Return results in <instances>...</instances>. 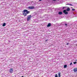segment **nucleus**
Here are the masks:
<instances>
[{"mask_svg":"<svg viewBox=\"0 0 77 77\" xmlns=\"http://www.w3.org/2000/svg\"><path fill=\"white\" fill-rule=\"evenodd\" d=\"M32 18V16L31 15H29L27 17V21H29V20H30V19Z\"/></svg>","mask_w":77,"mask_h":77,"instance_id":"nucleus-1","label":"nucleus"},{"mask_svg":"<svg viewBox=\"0 0 77 77\" xmlns=\"http://www.w3.org/2000/svg\"><path fill=\"white\" fill-rule=\"evenodd\" d=\"M23 12H26V14H29V13H30V11H28L27 10H24L23 11Z\"/></svg>","mask_w":77,"mask_h":77,"instance_id":"nucleus-2","label":"nucleus"},{"mask_svg":"<svg viewBox=\"0 0 77 77\" xmlns=\"http://www.w3.org/2000/svg\"><path fill=\"white\" fill-rule=\"evenodd\" d=\"M28 8L29 9H33L35 8V7L34 6H29Z\"/></svg>","mask_w":77,"mask_h":77,"instance_id":"nucleus-3","label":"nucleus"},{"mask_svg":"<svg viewBox=\"0 0 77 77\" xmlns=\"http://www.w3.org/2000/svg\"><path fill=\"white\" fill-rule=\"evenodd\" d=\"M66 10H64L63 11V13H64L65 15H67V14H68V12H66Z\"/></svg>","mask_w":77,"mask_h":77,"instance_id":"nucleus-4","label":"nucleus"},{"mask_svg":"<svg viewBox=\"0 0 77 77\" xmlns=\"http://www.w3.org/2000/svg\"><path fill=\"white\" fill-rule=\"evenodd\" d=\"M9 71L10 73H12L13 71H14V70H13V68H11L10 69Z\"/></svg>","mask_w":77,"mask_h":77,"instance_id":"nucleus-5","label":"nucleus"},{"mask_svg":"<svg viewBox=\"0 0 77 77\" xmlns=\"http://www.w3.org/2000/svg\"><path fill=\"white\" fill-rule=\"evenodd\" d=\"M74 72H76L77 71V67H76L73 69Z\"/></svg>","mask_w":77,"mask_h":77,"instance_id":"nucleus-6","label":"nucleus"},{"mask_svg":"<svg viewBox=\"0 0 77 77\" xmlns=\"http://www.w3.org/2000/svg\"><path fill=\"white\" fill-rule=\"evenodd\" d=\"M23 15H24V16H26L27 15V14L25 12H24L23 13Z\"/></svg>","mask_w":77,"mask_h":77,"instance_id":"nucleus-7","label":"nucleus"},{"mask_svg":"<svg viewBox=\"0 0 77 77\" xmlns=\"http://www.w3.org/2000/svg\"><path fill=\"white\" fill-rule=\"evenodd\" d=\"M47 26V27H50V26H51V23H48Z\"/></svg>","mask_w":77,"mask_h":77,"instance_id":"nucleus-8","label":"nucleus"},{"mask_svg":"<svg viewBox=\"0 0 77 77\" xmlns=\"http://www.w3.org/2000/svg\"><path fill=\"white\" fill-rule=\"evenodd\" d=\"M6 23H4L2 24V26L3 27H5V26H6Z\"/></svg>","mask_w":77,"mask_h":77,"instance_id":"nucleus-9","label":"nucleus"},{"mask_svg":"<svg viewBox=\"0 0 77 77\" xmlns=\"http://www.w3.org/2000/svg\"><path fill=\"white\" fill-rule=\"evenodd\" d=\"M59 15H62V12H58Z\"/></svg>","mask_w":77,"mask_h":77,"instance_id":"nucleus-10","label":"nucleus"},{"mask_svg":"<svg viewBox=\"0 0 77 77\" xmlns=\"http://www.w3.org/2000/svg\"><path fill=\"white\" fill-rule=\"evenodd\" d=\"M66 11H70V8H67L66 9Z\"/></svg>","mask_w":77,"mask_h":77,"instance_id":"nucleus-11","label":"nucleus"},{"mask_svg":"<svg viewBox=\"0 0 77 77\" xmlns=\"http://www.w3.org/2000/svg\"><path fill=\"white\" fill-rule=\"evenodd\" d=\"M61 74V72L58 73V77H60V74Z\"/></svg>","mask_w":77,"mask_h":77,"instance_id":"nucleus-12","label":"nucleus"},{"mask_svg":"<svg viewBox=\"0 0 77 77\" xmlns=\"http://www.w3.org/2000/svg\"><path fill=\"white\" fill-rule=\"evenodd\" d=\"M66 67H67V65H64V68H66Z\"/></svg>","mask_w":77,"mask_h":77,"instance_id":"nucleus-13","label":"nucleus"},{"mask_svg":"<svg viewBox=\"0 0 77 77\" xmlns=\"http://www.w3.org/2000/svg\"><path fill=\"white\" fill-rule=\"evenodd\" d=\"M69 8V7H63V9H64V8Z\"/></svg>","mask_w":77,"mask_h":77,"instance_id":"nucleus-14","label":"nucleus"},{"mask_svg":"<svg viewBox=\"0 0 77 77\" xmlns=\"http://www.w3.org/2000/svg\"><path fill=\"white\" fill-rule=\"evenodd\" d=\"M55 77H58L57 76V74H56L55 75Z\"/></svg>","mask_w":77,"mask_h":77,"instance_id":"nucleus-15","label":"nucleus"},{"mask_svg":"<svg viewBox=\"0 0 77 77\" xmlns=\"http://www.w3.org/2000/svg\"><path fill=\"white\" fill-rule=\"evenodd\" d=\"M73 63L74 64H76V63H77V62L76 61L73 62Z\"/></svg>","mask_w":77,"mask_h":77,"instance_id":"nucleus-16","label":"nucleus"},{"mask_svg":"<svg viewBox=\"0 0 77 77\" xmlns=\"http://www.w3.org/2000/svg\"><path fill=\"white\" fill-rule=\"evenodd\" d=\"M72 11H75V9H72Z\"/></svg>","mask_w":77,"mask_h":77,"instance_id":"nucleus-17","label":"nucleus"},{"mask_svg":"<svg viewBox=\"0 0 77 77\" xmlns=\"http://www.w3.org/2000/svg\"><path fill=\"white\" fill-rule=\"evenodd\" d=\"M72 64V63H70V65H71Z\"/></svg>","mask_w":77,"mask_h":77,"instance_id":"nucleus-18","label":"nucleus"},{"mask_svg":"<svg viewBox=\"0 0 77 77\" xmlns=\"http://www.w3.org/2000/svg\"><path fill=\"white\" fill-rule=\"evenodd\" d=\"M45 42H47V41H48V39H47L45 41Z\"/></svg>","mask_w":77,"mask_h":77,"instance_id":"nucleus-19","label":"nucleus"},{"mask_svg":"<svg viewBox=\"0 0 77 77\" xmlns=\"http://www.w3.org/2000/svg\"><path fill=\"white\" fill-rule=\"evenodd\" d=\"M69 5H70V6H72V4H69Z\"/></svg>","mask_w":77,"mask_h":77,"instance_id":"nucleus-20","label":"nucleus"},{"mask_svg":"<svg viewBox=\"0 0 77 77\" xmlns=\"http://www.w3.org/2000/svg\"><path fill=\"white\" fill-rule=\"evenodd\" d=\"M66 5H69V4H67Z\"/></svg>","mask_w":77,"mask_h":77,"instance_id":"nucleus-21","label":"nucleus"},{"mask_svg":"<svg viewBox=\"0 0 77 77\" xmlns=\"http://www.w3.org/2000/svg\"><path fill=\"white\" fill-rule=\"evenodd\" d=\"M65 25L66 26H67V24H65Z\"/></svg>","mask_w":77,"mask_h":77,"instance_id":"nucleus-22","label":"nucleus"},{"mask_svg":"<svg viewBox=\"0 0 77 77\" xmlns=\"http://www.w3.org/2000/svg\"><path fill=\"white\" fill-rule=\"evenodd\" d=\"M42 0H39V1H40V2H41V1Z\"/></svg>","mask_w":77,"mask_h":77,"instance_id":"nucleus-23","label":"nucleus"},{"mask_svg":"<svg viewBox=\"0 0 77 77\" xmlns=\"http://www.w3.org/2000/svg\"><path fill=\"white\" fill-rule=\"evenodd\" d=\"M66 45H68V43H67Z\"/></svg>","mask_w":77,"mask_h":77,"instance_id":"nucleus-24","label":"nucleus"},{"mask_svg":"<svg viewBox=\"0 0 77 77\" xmlns=\"http://www.w3.org/2000/svg\"><path fill=\"white\" fill-rule=\"evenodd\" d=\"M53 1H56V0H53Z\"/></svg>","mask_w":77,"mask_h":77,"instance_id":"nucleus-25","label":"nucleus"},{"mask_svg":"<svg viewBox=\"0 0 77 77\" xmlns=\"http://www.w3.org/2000/svg\"><path fill=\"white\" fill-rule=\"evenodd\" d=\"M75 60V61H77V60Z\"/></svg>","mask_w":77,"mask_h":77,"instance_id":"nucleus-26","label":"nucleus"},{"mask_svg":"<svg viewBox=\"0 0 77 77\" xmlns=\"http://www.w3.org/2000/svg\"><path fill=\"white\" fill-rule=\"evenodd\" d=\"M21 77H24L23 76H22Z\"/></svg>","mask_w":77,"mask_h":77,"instance_id":"nucleus-27","label":"nucleus"}]
</instances>
